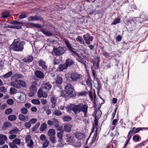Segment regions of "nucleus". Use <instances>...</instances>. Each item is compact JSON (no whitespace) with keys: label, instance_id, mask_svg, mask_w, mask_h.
<instances>
[{"label":"nucleus","instance_id":"nucleus-3","mask_svg":"<svg viewBox=\"0 0 148 148\" xmlns=\"http://www.w3.org/2000/svg\"><path fill=\"white\" fill-rule=\"evenodd\" d=\"M64 90L66 94L70 97L75 96V92L74 88L70 84H67L64 88Z\"/></svg>","mask_w":148,"mask_h":148},{"label":"nucleus","instance_id":"nucleus-37","mask_svg":"<svg viewBox=\"0 0 148 148\" xmlns=\"http://www.w3.org/2000/svg\"><path fill=\"white\" fill-rule=\"evenodd\" d=\"M75 107V106H73L71 105L68 106L66 108L67 111L68 112H70L71 110H72L74 112V109Z\"/></svg>","mask_w":148,"mask_h":148},{"label":"nucleus","instance_id":"nucleus-34","mask_svg":"<svg viewBox=\"0 0 148 148\" xmlns=\"http://www.w3.org/2000/svg\"><path fill=\"white\" fill-rule=\"evenodd\" d=\"M17 81H18V80H16L14 82H11V85L16 88H19V85Z\"/></svg>","mask_w":148,"mask_h":148},{"label":"nucleus","instance_id":"nucleus-58","mask_svg":"<svg viewBox=\"0 0 148 148\" xmlns=\"http://www.w3.org/2000/svg\"><path fill=\"white\" fill-rule=\"evenodd\" d=\"M103 55L106 58H108L110 57L109 53L104 51L102 53Z\"/></svg>","mask_w":148,"mask_h":148},{"label":"nucleus","instance_id":"nucleus-31","mask_svg":"<svg viewBox=\"0 0 148 148\" xmlns=\"http://www.w3.org/2000/svg\"><path fill=\"white\" fill-rule=\"evenodd\" d=\"M141 139L140 136L138 134L135 135L133 137V140L135 142H139L140 140Z\"/></svg>","mask_w":148,"mask_h":148},{"label":"nucleus","instance_id":"nucleus-27","mask_svg":"<svg viewBox=\"0 0 148 148\" xmlns=\"http://www.w3.org/2000/svg\"><path fill=\"white\" fill-rule=\"evenodd\" d=\"M53 113L55 115L58 116H60L62 114V112L59 110H53Z\"/></svg>","mask_w":148,"mask_h":148},{"label":"nucleus","instance_id":"nucleus-28","mask_svg":"<svg viewBox=\"0 0 148 148\" xmlns=\"http://www.w3.org/2000/svg\"><path fill=\"white\" fill-rule=\"evenodd\" d=\"M100 60L99 58L97 57V60H95L94 62L93 63V65L94 68L95 69H98L99 66V63L100 62Z\"/></svg>","mask_w":148,"mask_h":148},{"label":"nucleus","instance_id":"nucleus-57","mask_svg":"<svg viewBox=\"0 0 148 148\" xmlns=\"http://www.w3.org/2000/svg\"><path fill=\"white\" fill-rule=\"evenodd\" d=\"M7 103L10 105H12L14 103V101L11 99H9L7 101Z\"/></svg>","mask_w":148,"mask_h":148},{"label":"nucleus","instance_id":"nucleus-5","mask_svg":"<svg viewBox=\"0 0 148 148\" xmlns=\"http://www.w3.org/2000/svg\"><path fill=\"white\" fill-rule=\"evenodd\" d=\"M95 130V133L92 139V142H93L96 140L97 132L98 131H99L100 130V129L98 125L97 121L96 120H95V124L93 125L92 132H93Z\"/></svg>","mask_w":148,"mask_h":148},{"label":"nucleus","instance_id":"nucleus-39","mask_svg":"<svg viewBox=\"0 0 148 148\" xmlns=\"http://www.w3.org/2000/svg\"><path fill=\"white\" fill-rule=\"evenodd\" d=\"M72 118L69 116H65L62 118V119L64 121H69L71 120Z\"/></svg>","mask_w":148,"mask_h":148},{"label":"nucleus","instance_id":"nucleus-14","mask_svg":"<svg viewBox=\"0 0 148 148\" xmlns=\"http://www.w3.org/2000/svg\"><path fill=\"white\" fill-rule=\"evenodd\" d=\"M37 85V84L36 81L32 82L31 83V86L29 88L30 91L36 92Z\"/></svg>","mask_w":148,"mask_h":148},{"label":"nucleus","instance_id":"nucleus-54","mask_svg":"<svg viewBox=\"0 0 148 148\" xmlns=\"http://www.w3.org/2000/svg\"><path fill=\"white\" fill-rule=\"evenodd\" d=\"M43 93V91L40 88L38 91V97L40 98H41L42 97V94Z\"/></svg>","mask_w":148,"mask_h":148},{"label":"nucleus","instance_id":"nucleus-46","mask_svg":"<svg viewBox=\"0 0 148 148\" xmlns=\"http://www.w3.org/2000/svg\"><path fill=\"white\" fill-rule=\"evenodd\" d=\"M49 141L48 140L44 141L42 145V147L44 148L47 147L49 146Z\"/></svg>","mask_w":148,"mask_h":148},{"label":"nucleus","instance_id":"nucleus-12","mask_svg":"<svg viewBox=\"0 0 148 148\" xmlns=\"http://www.w3.org/2000/svg\"><path fill=\"white\" fill-rule=\"evenodd\" d=\"M36 77L40 79L43 78L44 77V73L40 71H36L34 73Z\"/></svg>","mask_w":148,"mask_h":148},{"label":"nucleus","instance_id":"nucleus-33","mask_svg":"<svg viewBox=\"0 0 148 148\" xmlns=\"http://www.w3.org/2000/svg\"><path fill=\"white\" fill-rule=\"evenodd\" d=\"M19 132V130L18 128L16 127L10 131L9 133L10 134H15L18 133Z\"/></svg>","mask_w":148,"mask_h":148},{"label":"nucleus","instance_id":"nucleus-32","mask_svg":"<svg viewBox=\"0 0 148 148\" xmlns=\"http://www.w3.org/2000/svg\"><path fill=\"white\" fill-rule=\"evenodd\" d=\"M1 18H7L10 16L9 11H5L2 13Z\"/></svg>","mask_w":148,"mask_h":148},{"label":"nucleus","instance_id":"nucleus-45","mask_svg":"<svg viewBox=\"0 0 148 148\" xmlns=\"http://www.w3.org/2000/svg\"><path fill=\"white\" fill-rule=\"evenodd\" d=\"M44 86L46 89L50 90L52 86L49 83H47L45 84Z\"/></svg>","mask_w":148,"mask_h":148},{"label":"nucleus","instance_id":"nucleus-18","mask_svg":"<svg viewBox=\"0 0 148 148\" xmlns=\"http://www.w3.org/2000/svg\"><path fill=\"white\" fill-rule=\"evenodd\" d=\"M45 64V62L42 60H40L38 61L39 65L42 67V69L45 70L46 69L47 67Z\"/></svg>","mask_w":148,"mask_h":148},{"label":"nucleus","instance_id":"nucleus-2","mask_svg":"<svg viewBox=\"0 0 148 148\" xmlns=\"http://www.w3.org/2000/svg\"><path fill=\"white\" fill-rule=\"evenodd\" d=\"M25 44L24 42H19L18 39L14 40L10 46V49L14 51H21L23 49Z\"/></svg>","mask_w":148,"mask_h":148},{"label":"nucleus","instance_id":"nucleus-47","mask_svg":"<svg viewBox=\"0 0 148 148\" xmlns=\"http://www.w3.org/2000/svg\"><path fill=\"white\" fill-rule=\"evenodd\" d=\"M31 102L32 103L37 105H40V101L37 99H34L31 100Z\"/></svg>","mask_w":148,"mask_h":148},{"label":"nucleus","instance_id":"nucleus-26","mask_svg":"<svg viewBox=\"0 0 148 148\" xmlns=\"http://www.w3.org/2000/svg\"><path fill=\"white\" fill-rule=\"evenodd\" d=\"M47 127V125L45 123H43L41 125L40 128V132L45 131Z\"/></svg>","mask_w":148,"mask_h":148},{"label":"nucleus","instance_id":"nucleus-30","mask_svg":"<svg viewBox=\"0 0 148 148\" xmlns=\"http://www.w3.org/2000/svg\"><path fill=\"white\" fill-rule=\"evenodd\" d=\"M27 146L29 148H35V146L34 144V143L33 141V140H31L29 142L26 143Z\"/></svg>","mask_w":148,"mask_h":148},{"label":"nucleus","instance_id":"nucleus-51","mask_svg":"<svg viewBox=\"0 0 148 148\" xmlns=\"http://www.w3.org/2000/svg\"><path fill=\"white\" fill-rule=\"evenodd\" d=\"M32 140L31 139V136L29 135H27L25 137V141L26 143Z\"/></svg>","mask_w":148,"mask_h":148},{"label":"nucleus","instance_id":"nucleus-11","mask_svg":"<svg viewBox=\"0 0 148 148\" xmlns=\"http://www.w3.org/2000/svg\"><path fill=\"white\" fill-rule=\"evenodd\" d=\"M43 19L42 18L39 16H33L29 17L28 20L29 21H42Z\"/></svg>","mask_w":148,"mask_h":148},{"label":"nucleus","instance_id":"nucleus-15","mask_svg":"<svg viewBox=\"0 0 148 148\" xmlns=\"http://www.w3.org/2000/svg\"><path fill=\"white\" fill-rule=\"evenodd\" d=\"M75 137L77 139H82L84 138L85 135L83 133L80 132H77L74 133Z\"/></svg>","mask_w":148,"mask_h":148},{"label":"nucleus","instance_id":"nucleus-48","mask_svg":"<svg viewBox=\"0 0 148 148\" xmlns=\"http://www.w3.org/2000/svg\"><path fill=\"white\" fill-rule=\"evenodd\" d=\"M12 110L10 108H8L6 109L5 111V114L6 115H9L12 113Z\"/></svg>","mask_w":148,"mask_h":148},{"label":"nucleus","instance_id":"nucleus-53","mask_svg":"<svg viewBox=\"0 0 148 148\" xmlns=\"http://www.w3.org/2000/svg\"><path fill=\"white\" fill-rule=\"evenodd\" d=\"M40 138L43 142L47 140L46 136L44 134H41L40 136Z\"/></svg>","mask_w":148,"mask_h":148},{"label":"nucleus","instance_id":"nucleus-42","mask_svg":"<svg viewBox=\"0 0 148 148\" xmlns=\"http://www.w3.org/2000/svg\"><path fill=\"white\" fill-rule=\"evenodd\" d=\"M20 112L21 114H26L27 113L28 110L26 108H23L21 109Z\"/></svg>","mask_w":148,"mask_h":148},{"label":"nucleus","instance_id":"nucleus-8","mask_svg":"<svg viewBox=\"0 0 148 148\" xmlns=\"http://www.w3.org/2000/svg\"><path fill=\"white\" fill-rule=\"evenodd\" d=\"M47 123L49 126L53 125L56 128H57L59 126V122L58 119L56 118H53L52 120H48Z\"/></svg>","mask_w":148,"mask_h":148},{"label":"nucleus","instance_id":"nucleus-36","mask_svg":"<svg viewBox=\"0 0 148 148\" xmlns=\"http://www.w3.org/2000/svg\"><path fill=\"white\" fill-rule=\"evenodd\" d=\"M56 82L57 84H60L62 83V79L60 76L58 75L56 79Z\"/></svg>","mask_w":148,"mask_h":148},{"label":"nucleus","instance_id":"nucleus-38","mask_svg":"<svg viewBox=\"0 0 148 148\" xmlns=\"http://www.w3.org/2000/svg\"><path fill=\"white\" fill-rule=\"evenodd\" d=\"M8 119L12 121L15 120L16 119V116L15 115H11L8 117Z\"/></svg>","mask_w":148,"mask_h":148},{"label":"nucleus","instance_id":"nucleus-64","mask_svg":"<svg viewBox=\"0 0 148 148\" xmlns=\"http://www.w3.org/2000/svg\"><path fill=\"white\" fill-rule=\"evenodd\" d=\"M25 126L26 127H27L28 128H29L31 127V124L30 123V122H26L25 123Z\"/></svg>","mask_w":148,"mask_h":148},{"label":"nucleus","instance_id":"nucleus-62","mask_svg":"<svg viewBox=\"0 0 148 148\" xmlns=\"http://www.w3.org/2000/svg\"><path fill=\"white\" fill-rule=\"evenodd\" d=\"M10 134L11 135L9 136V138L11 140L16 138L17 136V135L15 134Z\"/></svg>","mask_w":148,"mask_h":148},{"label":"nucleus","instance_id":"nucleus-13","mask_svg":"<svg viewBox=\"0 0 148 148\" xmlns=\"http://www.w3.org/2000/svg\"><path fill=\"white\" fill-rule=\"evenodd\" d=\"M12 24H13V26L15 27H14V28L20 29L21 28V25L23 24V22L14 21Z\"/></svg>","mask_w":148,"mask_h":148},{"label":"nucleus","instance_id":"nucleus-60","mask_svg":"<svg viewBox=\"0 0 148 148\" xmlns=\"http://www.w3.org/2000/svg\"><path fill=\"white\" fill-rule=\"evenodd\" d=\"M16 90L14 88L11 87L10 89V93L11 94H13L15 92Z\"/></svg>","mask_w":148,"mask_h":148},{"label":"nucleus","instance_id":"nucleus-25","mask_svg":"<svg viewBox=\"0 0 148 148\" xmlns=\"http://www.w3.org/2000/svg\"><path fill=\"white\" fill-rule=\"evenodd\" d=\"M57 136L58 138V142L62 143H63V140L62 138L63 135L62 133L60 132H58L57 133Z\"/></svg>","mask_w":148,"mask_h":148},{"label":"nucleus","instance_id":"nucleus-56","mask_svg":"<svg viewBox=\"0 0 148 148\" xmlns=\"http://www.w3.org/2000/svg\"><path fill=\"white\" fill-rule=\"evenodd\" d=\"M0 138H1V139L5 141H6L8 140L7 137L6 135L1 134H0Z\"/></svg>","mask_w":148,"mask_h":148},{"label":"nucleus","instance_id":"nucleus-24","mask_svg":"<svg viewBox=\"0 0 148 148\" xmlns=\"http://www.w3.org/2000/svg\"><path fill=\"white\" fill-rule=\"evenodd\" d=\"M74 62L72 60L70 59H68L66 60L65 63L68 67L73 64Z\"/></svg>","mask_w":148,"mask_h":148},{"label":"nucleus","instance_id":"nucleus-63","mask_svg":"<svg viewBox=\"0 0 148 148\" xmlns=\"http://www.w3.org/2000/svg\"><path fill=\"white\" fill-rule=\"evenodd\" d=\"M37 121V119H36L33 118L29 120V122L31 124H33L36 123Z\"/></svg>","mask_w":148,"mask_h":148},{"label":"nucleus","instance_id":"nucleus-50","mask_svg":"<svg viewBox=\"0 0 148 148\" xmlns=\"http://www.w3.org/2000/svg\"><path fill=\"white\" fill-rule=\"evenodd\" d=\"M133 133L132 132L131 130H130V131L128 132V134L127 136V140L130 141L132 136L134 134H133Z\"/></svg>","mask_w":148,"mask_h":148},{"label":"nucleus","instance_id":"nucleus-23","mask_svg":"<svg viewBox=\"0 0 148 148\" xmlns=\"http://www.w3.org/2000/svg\"><path fill=\"white\" fill-rule=\"evenodd\" d=\"M76 40L81 44L83 45H86V43L84 42L82 38L80 36H78L76 38Z\"/></svg>","mask_w":148,"mask_h":148},{"label":"nucleus","instance_id":"nucleus-44","mask_svg":"<svg viewBox=\"0 0 148 148\" xmlns=\"http://www.w3.org/2000/svg\"><path fill=\"white\" fill-rule=\"evenodd\" d=\"M120 22V18H116L112 23L111 25H115L119 23Z\"/></svg>","mask_w":148,"mask_h":148},{"label":"nucleus","instance_id":"nucleus-59","mask_svg":"<svg viewBox=\"0 0 148 148\" xmlns=\"http://www.w3.org/2000/svg\"><path fill=\"white\" fill-rule=\"evenodd\" d=\"M32 25L33 26L38 28H41L42 27V25L37 23H32Z\"/></svg>","mask_w":148,"mask_h":148},{"label":"nucleus","instance_id":"nucleus-61","mask_svg":"<svg viewBox=\"0 0 148 148\" xmlns=\"http://www.w3.org/2000/svg\"><path fill=\"white\" fill-rule=\"evenodd\" d=\"M14 76L16 79H20L22 78L23 77L22 75L21 74L18 73L15 74Z\"/></svg>","mask_w":148,"mask_h":148},{"label":"nucleus","instance_id":"nucleus-4","mask_svg":"<svg viewBox=\"0 0 148 148\" xmlns=\"http://www.w3.org/2000/svg\"><path fill=\"white\" fill-rule=\"evenodd\" d=\"M56 134V131L55 129L53 128L50 129L47 132L49 139L53 143H55L56 142L55 139Z\"/></svg>","mask_w":148,"mask_h":148},{"label":"nucleus","instance_id":"nucleus-19","mask_svg":"<svg viewBox=\"0 0 148 148\" xmlns=\"http://www.w3.org/2000/svg\"><path fill=\"white\" fill-rule=\"evenodd\" d=\"M33 60V57L31 56H29L24 58L23 59V61L25 62L29 63L30 62H32Z\"/></svg>","mask_w":148,"mask_h":148},{"label":"nucleus","instance_id":"nucleus-10","mask_svg":"<svg viewBox=\"0 0 148 148\" xmlns=\"http://www.w3.org/2000/svg\"><path fill=\"white\" fill-rule=\"evenodd\" d=\"M53 51L56 55L60 56L64 53L65 51V50L63 48L59 47L58 48H54Z\"/></svg>","mask_w":148,"mask_h":148},{"label":"nucleus","instance_id":"nucleus-17","mask_svg":"<svg viewBox=\"0 0 148 148\" xmlns=\"http://www.w3.org/2000/svg\"><path fill=\"white\" fill-rule=\"evenodd\" d=\"M101 112L100 110L97 109L96 110H95L94 113V115L95 117V120H97V119H96V118H99L101 116ZM95 121V120H94V121ZM97 121V122L98 123V121Z\"/></svg>","mask_w":148,"mask_h":148},{"label":"nucleus","instance_id":"nucleus-6","mask_svg":"<svg viewBox=\"0 0 148 148\" xmlns=\"http://www.w3.org/2000/svg\"><path fill=\"white\" fill-rule=\"evenodd\" d=\"M69 77L72 81L76 82L81 79L82 75L77 72H74L70 73Z\"/></svg>","mask_w":148,"mask_h":148},{"label":"nucleus","instance_id":"nucleus-7","mask_svg":"<svg viewBox=\"0 0 148 148\" xmlns=\"http://www.w3.org/2000/svg\"><path fill=\"white\" fill-rule=\"evenodd\" d=\"M83 37L86 42V43L87 45L90 44L93 39V38L88 33L84 35Z\"/></svg>","mask_w":148,"mask_h":148},{"label":"nucleus","instance_id":"nucleus-35","mask_svg":"<svg viewBox=\"0 0 148 148\" xmlns=\"http://www.w3.org/2000/svg\"><path fill=\"white\" fill-rule=\"evenodd\" d=\"M67 68V66L64 63V64L60 65L58 68V69L60 71H61L64 70L66 69Z\"/></svg>","mask_w":148,"mask_h":148},{"label":"nucleus","instance_id":"nucleus-9","mask_svg":"<svg viewBox=\"0 0 148 148\" xmlns=\"http://www.w3.org/2000/svg\"><path fill=\"white\" fill-rule=\"evenodd\" d=\"M65 43L67 47L68 48L69 50L71 51L73 53V55H75L77 57L79 56V55L76 51H75L73 50L74 49L72 48L71 45L69 43V41L68 40H66L65 41Z\"/></svg>","mask_w":148,"mask_h":148},{"label":"nucleus","instance_id":"nucleus-40","mask_svg":"<svg viewBox=\"0 0 148 148\" xmlns=\"http://www.w3.org/2000/svg\"><path fill=\"white\" fill-rule=\"evenodd\" d=\"M12 74V71H10L8 73L3 75V77L5 78H8L10 77Z\"/></svg>","mask_w":148,"mask_h":148},{"label":"nucleus","instance_id":"nucleus-52","mask_svg":"<svg viewBox=\"0 0 148 148\" xmlns=\"http://www.w3.org/2000/svg\"><path fill=\"white\" fill-rule=\"evenodd\" d=\"M18 118L21 121H25V116L22 114H19Z\"/></svg>","mask_w":148,"mask_h":148},{"label":"nucleus","instance_id":"nucleus-55","mask_svg":"<svg viewBox=\"0 0 148 148\" xmlns=\"http://www.w3.org/2000/svg\"><path fill=\"white\" fill-rule=\"evenodd\" d=\"M9 145L11 148H18L16 145L12 143H10L9 144Z\"/></svg>","mask_w":148,"mask_h":148},{"label":"nucleus","instance_id":"nucleus-1","mask_svg":"<svg viewBox=\"0 0 148 148\" xmlns=\"http://www.w3.org/2000/svg\"><path fill=\"white\" fill-rule=\"evenodd\" d=\"M88 108V106L86 103H81L75 105L74 109V113L77 114L82 112L84 114V117H86L87 116Z\"/></svg>","mask_w":148,"mask_h":148},{"label":"nucleus","instance_id":"nucleus-43","mask_svg":"<svg viewBox=\"0 0 148 148\" xmlns=\"http://www.w3.org/2000/svg\"><path fill=\"white\" fill-rule=\"evenodd\" d=\"M77 60L81 63H82V60H83L84 57L81 54H79V56H77Z\"/></svg>","mask_w":148,"mask_h":148},{"label":"nucleus","instance_id":"nucleus-41","mask_svg":"<svg viewBox=\"0 0 148 148\" xmlns=\"http://www.w3.org/2000/svg\"><path fill=\"white\" fill-rule=\"evenodd\" d=\"M92 80H91L90 79H87L86 81V84L90 88L92 87Z\"/></svg>","mask_w":148,"mask_h":148},{"label":"nucleus","instance_id":"nucleus-16","mask_svg":"<svg viewBox=\"0 0 148 148\" xmlns=\"http://www.w3.org/2000/svg\"><path fill=\"white\" fill-rule=\"evenodd\" d=\"M71 127L72 126L70 124L67 123L64 125V129L65 132H71Z\"/></svg>","mask_w":148,"mask_h":148},{"label":"nucleus","instance_id":"nucleus-49","mask_svg":"<svg viewBox=\"0 0 148 148\" xmlns=\"http://www.w3.org/2000/svg\"><path fill=\"white\" fill-rule=\"evenodd\" d=\"M67 140L70 143H72L74 142L73 138L71 136H67L66 138Z\"/></svg>","mask_w":148,"mask_h":148},{"label":"nucleus","instance_id":"nucleus-22","mask_svg":"<svg viewBox=\"0 0 148 148\" xmlns=\"http://www.w3.org/2000/svg\"><path fill=\"white\" fill-rule=\"evenodd\" d=\"M17 83L18 84L19 88H20L21 86H22L24 88H26L27 86V85L25 82L23 80H19L17 81Z\"/></svg>","mask_w":148,"mask_h":148},{"label":"nucleus","instance_id":"nucleus-20","mask_svg":"<svg viewBox=\"0 0 148 148\" xmlns=\"http://www.w3.org/2000/svg\"><path fill=\"white\" fill-rule=\"evenodd\" d=\"M12 126L11 124L8 122H5L3 123V126L2 127V129L5 130L7 127H11Z\"/></svg>","mask_w":148,"mask_h":148},{"label":"nucleus","instance_id":"nucleus-21","mask_svg":"<svg viewBox=\"0 0 148 148\" xmlns=\"http://www.w3.org/2000/svg\"><path fill=\"white\" fill-rule=\"evenodd\" d=\"M145 128H142V127H138L137 128H136L135 127H133L132 128V129L131 130L132 132L133 133V134H135L138 132L140 131L141 130L144 129Z\"/></svg>","mask_w":148,"mask_h":148},{"label":"nucleus","instance_id":"nucleus-29","mask_svg":"<svg viewBox=\"0 0 148 148\" xmlns=\"http://www.w3.org/2000/svg\"><path fill=\"white\" fill-rule=\"evenodd\" d=\"M12 143L18 145H20L22 143L21 140L18 138H15L12 141Z\"/></svg>","mask_w":148,"mask_h":148}]
</instances>
